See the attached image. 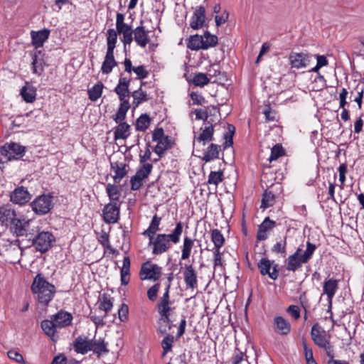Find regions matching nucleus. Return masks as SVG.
<instances>
[{"instance_id":"obj_1","label":"nucleus","mask_w":364,"mask_h":364,"mask_svg":"<svg viewBox=\"0 0 364 364\" xmlns=\"http://www.w3.org/2000/svg\"><path fill=\"white\" fill-rule=\"evenodd\" d=\"M183 229V223L179 221L171 233H160L154 237L153 240H150L149 245H152V254L162 255L172 247V244H178L180 242Z\"/></svg>"},{"instance_id":"obj_2","label":"nucleus","mask_w":364,"mask_h":364,"mask_svg":"<svg viewBox=\"0 0 364 364\" xmlns=\"http://www.w3.org/2000/svg\"><path fill=\"white\" fill-rule=\"evenodd\" d=\"M33 294L37 295L38 303L48 306L53 299L56 289L54 284L48 282L42 273H38L31 286Z\"/></svg>"},{"instance_id":"obj_3","label":"nucleus","mask_w":364,"mask_h":364,"mask_svg":"<svg viewBox=\"0 0 364 364\" xmlns=\"http://www.w3.org/2000/svg\"><path fill=\"white\" fill-rule=\"evenodd\" d=\"M316 250V245L308 240L306 242V248L304 252L302 247H299L294 253L286 259V269L293 272L297 271L304 264L308 263L311 260Z\"/></svg>"},{"instance_id":"obj_4","label":"nucleus","mask_w":364,"mask_h":364,"mask_svg":"<svg viewBox=\"0 0 364 364\" xmlns=\"http://www.w3.org/2000/svg\"><path fill=\"white\" fill-rule=\"evenodd\" d=\"M311 336L316 346L325 349L328 357L334 358L333 346L330 343V336L327 334L318 322L313 325L311 330Z\"/></svg>"},{"instance_id":"obj_5","label":"nucleus","mask_w":364,"mask_h":364,"mask_svg":"<svg viewBox=\"0 0 364 364\" xmlns=\"http://www.w3.org/2000/svg\"><path fill=\"white\" fill-rule=\"evenodd\" d=\"M139 274L141 280L156 282L162 274V267L157 264L146 261L141 264Z\"/></svg>"},{"instance_id":"obj_6","label":"nucleus","mask_w":364,"mask_h":364,"mask_svg":"<svg viewBox=\"0 0 364 364\" xmlns=\"http://www.w3.org/2000/svg\"><path fill=\"white\" fill-rule=\"evenodd\" d=\"M55 241V237L53 233L48 231H42L33 239L32 244L37 251L45 253L48 252Z\"/></svg>"},{"instance_id":"obj_7","label":"nucleus","mask_w":364,"mask_h":364,"mask_svg":"<svg viewBox=\"0 0 364 364\" xmlns=\"http://www.w3.org/2000/svg\"><path fill=\"white\" fill-rule=\"evenodd\" d=\"M116 31L119 34H122V41L124 46L132 43L134 30L132 29L131 26L124 23V15L122 13L117 14Z\"/></svg>"},{"instance_id":"obj_8","label":"nucleus","mask_w":364,"mask_h":364,"mask_svg":"<svg viewBox=\"0 0 364 364\" xmlns=\"http://www.w3.org/2000/svg\"><path fill=\"white\" fill-rule=\"evenodd\" d=\"M0 152L2 156H6L9 161L18 160L24 156L26 148L17 143H6L1 147Z\"/></svg>"},{"instance_id":"obj_9","label":"nucleus","mask_w":364,"mask_h":364,"mask_svg":"<svg viewBox=\"0 0 364 364\" xmlns=\"http://www.w3.org/2000/svg\"><path fill=\"white\" fill-rule=\"evenodd\" d=\"M53 197L50 195H41L38 196L31 204L32 210L37 215H46L53 208Z\"/></svg>"},{"instance_id":"obj_10","label":"nucleus","mask_w":364,"mask_h":364,"mask_svg":"<svg viewBox=\"0 0 364 364\" xmlns=\"http://www.w3.org/2000/svg\"><path fill=\"white\" fill-rule=\"evenodd\" d=\"M28 228L29 220H26L24 215L21 213L7 227L9 231L16 237L26 235Z\"/></svg>"},{"instance_id":"obj_11","label":"nucleus","mask_w":364,"mask_h":364,"mask_svg":"<svg viewBox=\"0 0 364 364\" xmlns=\"http://www.w3.org/2000/svg\"><path fill=\"white\" fill-rule=\"evenodd\" d=\"M278 264L274 260L263 257L257 263L258 269L262 276L268 275L273 280H276L279 276Z\"/></svg>"},{"instance_id":"obj_12","label":"nucleus","mask_w":364,"mask_h":364,"mask_svg":"<svg viewBox=\"0 0 364 364\" xmlns=\"http://www.w3.org/2000/svg\"><path fill=\"white\" fill-rule=\"evenodd\" d=\"M289 65L291 68H306L311 61V55L306 53L291 52L289 55Z\"/></svg>"},{"instance_id":"obj_13","label":"nucleus","mask_w":364,"mask_h":364,"mask_svg":"<svg viewBox=\"0 0 364 364\" xmlns=\"http://www.w3.org/2000/svg\"><path fill=\"white\" fill-rule=\"evenodd\" d=\"M120 205L116 202H109L105 205L102 215L104 221L107 224L116 223L119 218Z\"/></svg>"},{"instance_id":"obj_14","label":"nucleus","mask_w":364,"mask_h":364,"mask_svg":"<svg viewBox=\"0 0 364 364\" xmlns=\"http://www.w3.org/2000/svg\"><path fill=\"white\" fill-rule=\"evenodd\" d=\"M30 55L32 58V73L38 76H41L44 71V67L46 65V61L44 59L45 53L42 50H36L31 52Z\"/></svg>"},{"instance_id":"obj_15","label":"nucleus","mask_w":364,"mask_h":364,"mask_svg":"<svg viewBox=\"0 0 364 364\" xmlns=\"http://www.w3.org/2000/svg\"><path fill=\"white\" fill-rule=\"evenodd\" d=\"M184 282L187 289L198 288L197 273L192 264H186L183 272Z\"/></svg>"},{"instance_id":"obj_16","label":"nucleus","mask_w":364,"mask_h":364,"mask_svg":"<svg viewBox=\"0 0 364 364\" xmlns=\"http://www.w3.org/2000/svg\"><path fill=\"white\" fill-rule=\"evenodd\" d=\"M20 213H17L11 205L0 207V225L8 227Z\"/></svg>"},{"instance_id":"obj_17","label":"nucleus","mask_w":364,"mask_h":364,"mask_svg":"<svg viewBox=\"0 0 364 364\" xmlns=\"http://www.w3.org/2000/svg\"><path fill=\"white\" fill-rule=\"evenodd\" d=\"M200 130L201 133H200L198 135H196V134L194 135L193 145H195L196 143H198L204 146L207 143L213 141L214 139L213 134L215 129L211 124L205 126L203 125L200 127Z\"/></svg>"},{"instance_id":"obj_18","label":"nucleus","mask_w":364,"mask_h":364,"mask_svg":"<svg viewBox=\"0 0 364 364\" xmlns=\"http://www.w3.org/2000/svg\"><path fill=\"white\" fill-rule=\"evenodd\" d=\"M90 348L98 358L109 353L108 343L103 338L90 339Z\"/></svg>"},{"instance_id":"obj_19","label":"nucleus","mask_w":364,"mask_h":364,"mask_svg":"<svg viewBox=\"0 0 364 364\" xmlns=\"http://www.w3.org/2000/svg\"><path fill=\"white\" fill-rule=\"evenodd\" d=\"M50 31L48 28H43L39 31H31V43L37 50L43 46L44 43L48 39Z\"/></svg>"},{"instance_id":"obj_20","label":"nucleus","mask_w":364,"mask_h":364,"mask_svg":"<svg viewBox=\"0 0 364 364\" xmlns=\"http://www.w3.org/2000/svg\"><path fill=\"white\" fill-rule=\"evenodd\" d=\"M31 195L23 186L16 188L10 195L11 201L18 205H24L28 203Z\"/></svg>"},{"instance_id":"obj_21","label":"nucleus","mask_w":364,"mask_h":364,"mask_svg":"<svg viewBox=\"0 0 364 364\" xmlns=\"http://www.w3.org/2000/svg\"><path fill=\"white\" fill-rule=\"evenodd\" d=\"M274 331L281 336H287L291 332V323L284 317L277 316L273 320Z\"/></svg>"},{"instance_id":"obj_22","label":"nucleus","mask_w":364,"mask_h":364,"mask_svg":"<svg viewBox=\"0 0 364 364\" xmlns=\"http://www.w3.org/2000/svg\"><path fill=\"white\" fill-rule=\"evenodd\" d=\"M205 21V9L203 6H198L190 22V26L194 30H198L203 26Z\"/></svg>"},{"instance_id":"obj_23","label":"nucleus","mask_w":364,"mask_h":364,"mask_svg":"<svg viewBox=\"0 0 364 364\" xmlns=\"http://www.w3.org/2000/svg\"><path fill=\"white\" fill-rule=\"evenodd\" d=\"M50 318L55 322L58 328H63L71 325L73 317L70 313L60 310L52 315Z\"/></svg>"},{"instance_id":"obj_24","label":"nucleus","mask_w":364,"mask_h":364,"mask_svg":"<svg viewBox=\"0 0 364 364\" xmlns=\"http://www.w3.org/2000/svg\"><path fill=\"white\" fill-rule=\"evenodd\" d=\"M275 226V221L271 220L269 217L265 218L263 222L258 227L257 240L258 241L267 240L268 237L267 232L272 230Z\"/></svg>"},{"instance_id":"obj_25","label":"nucleus","mask_w":364,"mask_h":364,"mask_svg":"<svg viewBox=\"0 0 364 364\" xmlns=\"http://www.w3.org/2000/svg\"><path fill=\"white\" fill-rule=\"evenodd\" d=\"M41 327L44 333L48 336L53 342H57L59 338L56 331L58 326L55 325V322L52 318H50V320L46 319L42 321Z\"/></svg>"},{"instance_id":"obj_26","label":"nucleus","mask_w":364,"mask_h":364,"mask_svg":"<svg viewBox=\"0 0 364 364\" xmlns=\"http://www.w3.org/2000/svg\"><path fill=\"white\" fill-rule=\"evenodd\" d=\"M133 35V40L141 48H145L149 42V31L143 26H137L134 30Z\"/></svg>"},{"instance_id":"obj_27","label":"nucleus","mask_w":364,"mask_h":364,"mask_svg":"<svg viewBox=\"0 0 364 364\" xmlns=\"http://www.w3.org/2000/svg\"><path fill=\"white\" fill-rule=\"evenodd\" d=\"M90 339L86 336H79L73 342V348L76 353L85 355L90 351Z\"/></svg>"},{"instance_id":"obj_28","label":"nucleus","mask_w":364,"mask_h":364,"mask_svg":"<svg viewBox=\"0 0 364 364\" xmlns=\"http://www.w3.org/2000/svg\"><path fill=\"white\" fill-rule=\"evenodd\" d=\"M173 145V141L172 140L171 136H167L161 140L156 141V145L154 146L153 151L154 152L159 156V158H162L165 154V152L171 149Z\"/></svg>"},{"instance_id":"obj_29","label":"nucleus","mask_w":364,"mask_h":364,"mask_svg":"<svg viewBox=\"0 0 364 364\" xmlns=\"http://www.w3.org/2000/svg\"><path fill=\"white\" fill-rule=\"evenodd\" d=\"M117 65L114 55V51L107 50L105 60L101 67V72L102 74H109L113 68Z\"/></svg>"},{"instance_id":"obj_30","label":"nucleus","mask_w":364,"mask_h":364,"mask_svg":"<svg viewBox=\"0 0 364 364\" xmlns=\"http://www.w3.org/2000/svg\"><path fill=\"white\" fill-rule=\"evenodd\" d=\"M118 125L113 129L114 139H127L130 135V125L125 122L117 123Z\"/></svg>"},{"instance_id":"obj_31","label":"nucleus","mask_w":364,"mask_h":364,"mask_svg":"<svg viewBox=\"0 0 364 364\" xmlns=\"http://www.w3.org/2000/svg\"><path fill=\"white\" fill-rule=\"evenodd\" d=\"M171 304L172 302H159L156 306V309L160 315L161 320L166 323L171 322V312L174 309L171 306Z\"/></svg>"},{"instance_id":"obj_32","label":"nucleus","mask_w":364,"mask_h":364,"mask_svg":"<svg viewBox=\"0 0 364 364\" xmlns=\"http://www.w3.org/2000/svg\"><path fill=\"white\" fill-rule=\"evenodd\" d=\"M338 289V282L334 279H329L325 281L323 286V291L327 295V299L329 302V307H331L332 299Z\"/></svg>"},{"instance_id":"obj_33","label":"nucleus","mask_w":364,"mask_h":364,"mask_svg":"<svg viewBox=\"0 0 364 364\" xmlns=\"http://www.w3.org/2000/svg\"><path fill=\"white\" fill-rule=\"evenodd\" d=\"M36 88L26 82L25 85L22 87L20 95L23 100L27 103H32L36 99Z\"/></svg>"},{"instance_id":"obj_34","label":"nucleus","mask_w":364,"mask_h":364,"mask_svg":"<svg viewBox=\"0 0 364 364\" xmlns=\"http://www.w3.org/2000/svg\"><path fill=\"white\" fill-rule=\"evenodd\" d=\"M127 164L123 162H111V170L114 173L113 179L115 183H119L121 180L127 175Z\"/></svg>"},{"instance_id":"obj_35","label":"nucleus","mask_w":364,"mask_h":364,"mask_svg":"<svg viewBox=\"0 0 364 364\" xmlns=\"http://www.w3.org/2000/svg\"><path fill=\"white\" fill-rule=\"evenodd\" d=\"M144 85L145 82H141L140 87L132 92V95L134 99L132 105L134 108L137 107L142 102H148L151 99L147 92L141 89V87Z\"/></svg>"},{"instance_id":"obj_36","label":"nucleus","mask_w":364,"mask_h":364,"mask_svg":"<svg viewBox=\"0 0 364 364\" xmlns=\"http://www.w3.org/2000/svg\"><path fill=\"white\" fill-rule=\"evenodd\" d=\"M161 218L155 214L151 219L149 228L143 232V235L148 237L149 240H153L154 236L159 230V225Z\"/></svg>"},{"instance_id":"obj_37","label":"nucleus","mask_w":364,"mask_h":364,"mask_svg":"<svg viewBox=\"0 0 364 364\" xmlns=\"http://www.w3.org/2000/svg\"><path fill=\"white\" fill-rule=\"evenodd\" d=\"M187 48L191 50H205L203 36L198 34L191 36L187 39Z\"/></svg>"},{"instance_id":"obj_38","label":"nucleus","mask_w":364,"mask_h":364,"mask_svg":"<svg viewBox=\"0 0 364 364\" xmlns=\"http://www.w3.org/2000/svg\"><path fill=\"white\" fill-rule=\"evenodd\" d=\"M207 75L210 79V81L213 80V82H217L222 81L225 78L224 73L220 70V66L217 64L210 65L207 70Z\"/></svg>"},{"instance_id":"obj_39","label":"nucleus","mask_w":364,"mask_h":364,"mask_svg":"<svg viewBox=\"0 0 364 364\" xmlns=\"http://www.w3.org/2000/svg\"><path fill=\"white\" fill-rule=\"evenodd\" d=\"M220 146L215 144H210L202 158L203 161L209 162L219 158Z\"/></svg>"},{"instance_id":"obj_40","label":"nucleus","mask_w":364,"mask_h":364,"mask_svg":"<svg viewBox=\"0 0 364 364\" xmlns=\"http://www.w3.org/2000/svg\"><path fill=\"white\" fill-rule=\"evenodd\" d=\"M129 108L130 104L129 101L121 102L116 114L113 116V120L116 123L124 122Z\"/></svg>"},{"instance_id":"obj_41","label":"nucleus","mask_w":364,"mask_h":364,"mask_svg":"<svg viewBox=\"0 0 364 364\" xmlns=\"http://www.w3.org/2000/svg\"><path fill=\"white\" fill-rule=\"evenodd\" d=\"M187 80L198 87H203L210 82V79L207 74L203 73H194L191 79H187Z\"/></svg>"},{"instance_id":"obj_42","label":"nucleus","mask_w":364,"mask_h":364,"mask_svg":"<svg viewBox=\"0 0 364 364\" xmlns=\"http://www.w3.org/2000/svg\"><path fill=\"white\" fill-rule=\"evenodd\" d=\"M193 245L194 240L192 238L188 236L184 237L181 250V259L185 260L190 257Z\"/></svg>"},{"instance_id":"obj_43","label":"nucleus","mask_w":364,"mask_h":364,"mask_svg":"<svg viewBox=\"0 0 364 364\" xmlns=\"http://www.w3.org/2000/svg\"><path fill=\"white\" fill-rule=\"evenodd\" d=\"M211 241L214 244L215 250H220L225 244V237L218 229L211 230Z\"/></svg>"},{"instance_id":"obj_44","label":"nucleus","mask_w":364,"mask_h":364,"mask_svg":"<svg viewBox=\"0 0 364 364\" xmlns=\"http://www.w3.org/2000/svg\"><path fill=\"white\" fill-rule=\"evenodd\" d=\"M106 192L110 202H116L119 200L121 193L119 187L115 184L108 183L106 186Z\"/></svg>"},{"instance_id":"obj_45","label":"nucleus","mask_w":364,"mask_h":364,"mask_svg":"<svg viewBox=\"0 0 364 364\" xmlns=\"http://www.w3.org/2000/svg\"><path fill=\"white\" fill-rule=\"evenodd\" d=\"M113 307V298L108 294H103L102 296V299H100V303L99 306V309L102 310L107 314Z\"/></svg>"},{"instance_id":"obj_46","label":"nucleus","mask_w":364,"mask_h":364,"mask_svg":"<svg viewBox=\"0 0 364 364\" xmlns=\"http://www.w3.org/2000/svg\"><path fill=\"white\" fill-rule=\"evenodd\" d=\"M117 32L114 28H109L107 31V50L114 51L117 41Z\"/></svg>"},{"instance_id":"obj_47","label":"nucleus","mask_w":364,"mask_h":364,"mask_svg":"<svg viewBox=\"0 0 364 364\" xmlns=\"http://www.w3.org/2000/svg\"><path fill=\"white\" fill-rule=\"evenodd\" d=\"M151 119L147 114H141L136 121L135 129L136 131L145 132L149 127Z\"/></svg>"},{"instance_id":"obj_48","label":"nucleus","mask_w":364,"mask_h":364,"mask_svg":"<svg viewBox=\"0 0 364 364\" xmlns=\"http://www.w3.org/2000/svg\"><path fill=\"white\" fill-rule=\"evenodd\" d=\"M227 129H228V131L224 134V136H223V138L225 139V141L223 144L224 149H227V148L232 146L233 135L235 132V127L231 124H228Z\"/></svg>"},{"instance_id":"obj_49","label":"nucleus","mask_w":364,"mask_h":364,"mask_svg":"<svg viewBox=\"0 0 364 364\" xmlns=\"http://www.w3.org/2000/svg\"><path fill=\"white\" fill-rule=\"evenodd\" d=\"M275 195L272 191L265 190L263 193L261 208L265 209L272 207L275 203Z\"/></svg>"},{"instance_id":"obj_50","label":"nucleus","mask_w":364,"mask_h":364,"mask_svg":"<svg viewBox=\"0 0 364 364\" xmlns=\"http://www.w3.org/2000/svg\"><path fill=\"white\" fill-rule=\"evenodd\" d=\"M104 85L102 82H97L92 88L88 90L89 99L94 102L98 100L102 93Z\"/></svg>"},{"instance_id":"obj_51","label":"nucleus","mask_w":364,"mask_h":364,"mask_svg":"<svg viewBox=\"0 0 364 364\" xmlns=\"http://www.w3.org/2000/svg\"><path fill=\"white\" fill-rule=\"evenodd\" d=\"M153 165L151 164L144 162L140 164V167L137 169L135 174L137 175V177L139 176L142 179H146L151 173Z\"/></svg>"},{"instance_id":"obj_52","label":"nucleus","mask_w":364,"mask_h":364,"mask_svg":"<svg viewBox=\"0 0 364 364\" xmlns=\"http://www.w3.org/2000/svg\"><path fill=\"white\" fill-rule=\"evenodd\" d=\"M203 37L205 50L214 47L218 44V38L217 36L211 34L208 31L204 32Z\"/></svg>"},{"instance_id":"obj_53","label":"nucleus","mask_w":364,"mask_h":364,"mask_svg":"<svg viewBox=\"0 0 364 364\" xmlns=\"http://www.w3.org/2000/svg\"><path fill=\"white\" fill-rule=\"evenodd\" d=\"M174 343V336L171 334H167L161 341V347L163 349L162 355L164 356L168 352L171 351Z\"/></svg>"},{"instance_id":"obj_54","label":"nucleus","mask_w":364,"mask_h":364,"mask_svg":"<svg viewBox=\"0 0 364 364\" xmlns=\"http://www.w3.org/2000/svg\"><path fill=\"white\" fill-rule=\"evenodd\" d=\"M284 154L285 151L282 144H277L271 149V154L269 158V161L270 162H272V161H275L278 159L279 157L284 156Z\"/></svg>"},{"instance_id":"obj_55","label":"nucleus","mask_w":364,"mask_h":364,"mask_svg":"<svg viewBox=\"0 0 364 364\" xmlns=\"http://www.w3.org/2000/svg\"><path fill=\"white\" fill-rule=\"evenodd\" d=\"M223 172L221 171H210L208 176V183L213 184L217 186L223 180Z\"/></svg>"},{"instance_id":"obj_56","label":"nucleus","mask_w":364,"mask_h":364,"mask_svg":"<svg viewBox=\"0 0 364 364\" xmlns=\"http://www.w3.org/2000/svg\"><path fill=\"white\" fill-rule=\"evenodd\" d=\"M114 91L118 95L120 102H123L124 101H128L125 98L127 97H128L130 93L129 87H127V86L122 87V86L117 85L114 87Z\"/></svg>"},{"instance_id":"obj_57","label":"nucleus","mask_w":364,"mask_h":364,"mask_svg":"<svg viewBox=\"0 0 364 364\" xmlns=\"http://www.w3.org/2000/svg\"><path fill=\"white\" fill-rule=\"evenodd\" d=\"M286 247H287V237L284 240L277 242L272 248V251L274 253H280L283 256L286 255Z\"/></svg>"},{"instance_id":"obj_58","label":"nucleus","mask_w":364,"mask_h":364,"mask_svg":"<svg viewBox=\"0 0 364 364\" xmlns=\"http://www.w3.org/2000/svg\"><path fill=\"white\" fill-rule=\"evenodd\" d=\"M97 240L103 247L108 246L110 243L109 233L103 230L100 232L97 233Z\"/></svg>"},{"instance_id":"obj_59","label":"nucleus","mask_w":364,"mask_h":364,"mask_svg":"<svg viewBox=\"0 0 364 364\" xmlns=\"http://www.w3.org/2000/svg\"><path fill=\"white\" fill-rule=\"evenodd\" d=\"M287 314H289L294 320H298L301 316V309L296 306L291 304L286 309Z\"/></svg>"},{"instance_id":"obj_60","label":"nucleus","mask_w":364,"mask_h":364,"mask_svg":"<svg viewBox=\"0 0 364 364\" xmlns=\"http://www.w3.org/2000/svg\"><path fill=\"white\" fill-rule=\"evenodd\" d=\"M214 262L213 267L215 269L218 267H224V261L223 259V253L220 250L213 251Z\"/></svg>"},{"instance_id":"obj_61","label":"nucleus","mask_w":364,"mask_h":364,"mask_svg":"<svg viewBox=\"0 0 364 364\" xmlns=\"http://www.w3.org/2000/svg\"><path fill=\"white\" fill-rule=\"evenodd\" d=\"M8 357L18 363L26 364L23 355L15 350H10L7 353Z\"/></svg>"},{"instance_id":"obj_62","label":"nucleus","mask_w":364,"mask_h":364,"mask_svg":"<svg viewBox=\"0 0 364 364\" xmlns=\"http://www.w3.org/2000/svg\"><path fill=\"white\" fill-rule=\"evenodd\" d=\"M160 289V284L156 283L151 287H150L147 291V296L149 299L151 301L156 300L157 297V294Z\"/></svg>"},{"instance_id":"obj_63","label":"nucleus","mask_w":364,"mask_h":364,"mask_svg":"<svg viewBox=\"0 0 364 364\" xmlns=\"http://www.w3.org/2000/svg\"><path fill=\"white\" fill-rule=\"evenodd\" d=\"M134 72L136 75L137 78L140 80L145 79L149 75V71L143 65L134 67Z\"/></svg>"},{"instance_id":"obj_64","label":"nucleus","mask_w":364,"mask_h":364,"mask_svg":"<svg viewBox=\"0 0 364 364\" xmlns=\"http://www.w3.org/2000/svg\"><path fill=\"white\" fill-rule=\"evenodd\" d=\"M143 180L139 176L137 177V175L133 176L130 179L131 183V190L132 191H137L139 190L143 185Z\"/></svg>"}]
</instances>
